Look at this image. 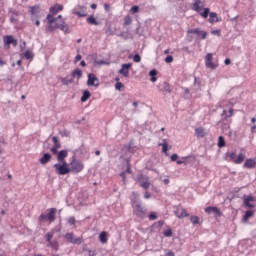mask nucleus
Here are the masks:
<instances>
[{"label":"nucleus","instance_id":"obj_13","mask_svg":"<svg viewBox=\"0 0 256 256\" xmlns=\"http://www.w3.org/2000/svg\"><path fill=\"white\" fill-rule=\"evenodd\" d=\"M52 141L54 146L50 149V151L53 153V155H57L59 149H61V142H59V139L56 136L52 137Z\"/></svg>","mask_w":256,"mask_h":256},{"label":"nucleus","instance_id":"obj_12","mask_svg":"<svg viewBox=\"0 0 256 256\" xmlns=\"http://www.w3.org/2000/svg\"><path fill=\"white\" fill-rule=\"evenodd\" d=\"M87 85L89 87H99V78L93 73L88 74Z\"/></svg>","mask_w":256,"mask_h":256},{"label":"nucleus","instance_id":"obj_28","mask_svg":"<svg viewBox=\"0 0 256 256\" xmlns=\"http://www.w3.org/2000/svg\"><path fill=\"white\" fill-rule=\"evenodd\" d=\"M245 161V154H239L238 156H236V160H234V163L236 165H241V163Z\"/></svg>","mask_w":256,"mask_h":256},{"label":"nucleus","instance_id":"obj_64","mask_svg":"<svg viewBox=\"0 0 256 256\" xmlns=\"http://www.w3.org/2000/svg\"><path fill=\"white\" fill-rule=\"evenodd\" d=\"M228 117H233V108H230V109H229V115H228Z\"/></svg>","mask_w":256,"mask_h":256},{"label":"nucleus","instance_id":"obj_9","mask_svg":"<svg viewBox=\"0 0 256 256\" xmlns=\"http://www.w3.org/2000/svg\"><path fill=\"white\" fill-rule=\"evenodd\" d=\"M65 239L69 243H73V245H81L83 243V238L82 237L75 238L73 233H66Z\"/></svg>","mask_w":256,"mask_h":256},{"label":"nucleus","instance_id":"obj_11","mask_svg":"<svg viewBox=\"0 0 256 256\" xmlns=\"http://www.w3.org/2000/svg\"><path fill=\"white\" fill-rule=\"evenodd\" d=\"M205 65L208 69H217L218 64L213 62V54L208 53L205 57Z\"/></svg>","mask_w":256,"mask_h":256},{"label":"nucleus","instance_id":"obj_37","mask_svg":"<svg viewBox=\"0 0 256 256\" xmlns=\"http://www.w3.org/2000/svg\"><path fill=\"white\" fill-rule=\"evenodd\" d=\"M54 233H55V231L52 230L51 232H48L46 234V241H47V243H51L52 242Z\"/></svg>","mask_w":256,"mask_h":256},{"label":"nucleus","instance_id":"obj_30","mask_svg":"<svg viewBox=\"0 0 256 256\" xmlns=\"http://www.w3.org/2000/svg\"><path fill=\"white\" fill-rule=\"evenodd\" d=\"M87 23L89 25H99V22L97 21V19H95V16H90L87 18Z\"/></svg>","mask_w":256,"mask_h":256},{"label":"nucleus","instance_id":"obj_25","mask_svg":"<svg viewBox=\"0 0 256 256\" xmlns=\"http://www.w3.org/2000/svg\"><path fill=\"white\" fill-rule=\"evenodd\" d=\"M201 0H195L192 4V10L196 11L197 13H201Z\"/></svg>","mask_w":256,"mask_h":256},{"label":"nucleus","instance_id":"obj_47","mask_svg":"<svg viewBox=\"0 0 256 256\" xmlns=\"http://www.w3.org/2000/svg\"><path fill=\"white\" fill-rule=\"evenodd\" d=\"M30 9L31 15H35V12L39 11V6H32Z\"/></svg>","mask_w":256,"mask_h":256},{"label":"nucleus","instance_id":"obj_61","mask_svg":"<svg viewBox=\"0 0 256 256\" xmlns=\"http://www.w3.org/2000/svg\"><path fill=\"white\" fill-rule=\"evenodd\" d=\"M32 21H34L36 27H39V25H41V21L35 20V18H32Z\"/></svg>","mask_w":256,"mask_h":256},{"label":"nucleus","instance_id":"obj_20","mask_svg":"<svg viewBox=\"0 0 256 256\" xmlns=\"http://www.w3.org/2000/svg\"><path fill=\"white\" fill-rule=\"evenodd\" d=\"M244 167L246 169H255L256 167V160L255 159H246L245 163H244Z\"/></svg>","mask_w":256,"mask_h":256},{"label":"nucleus","instance_id":"obj_6","mask_svg":"<svg viewBox=\"0 0 256 256\" xmlns=\"http://www.w3.org/2000/svg\"><path fill=\"white\" fill-rule=\"evenodd\" d=\"M54 167L58 175H67L68 173H71L69 164H67V162H62V164H54Z\"/></svg>","mask_w":256,"mask_h":256},{"label":"nucleus","instance_id":"obj_53","mask_svg":"<svg viewBox=\"0 0 256 256\" xmlns=\"http://www.w3.org/2000/svg\"><path fill=\"white\" fill-rule=\"evenodd\" d=\"M124 172L131 174V164H130L129 161L127 162V169H126V171H124Z\"/></svg>","mask_w":256,"mask_h":256},{"label":"nucleus","instance_id":"obj_42","mask_svg":"<svg viewBox=\"0 0 256 256\" xmlns=\"http://www.w3.org/2000/svg\"><path fill=\"white\" fill-rule=\"evenodd\" d=\"M148 219H149L150 221H155V220L157 219V213L151 212V213L149 214V216H148Z\"/></svg>","mask_w":256,"mask_h":256},{"label":"nucleus","instance_id":"obj_50","mask_svg":"<svg viewBox=\"0 0 256 256\" xmlns=\"http://www.w3.org/2000/svg\"><path fill=\"white\" fill-rule=\"evenodd\" d=\"M161 256H175V252H173L171 250H166L165 255H161Z\"/></svg>","mask_w":256,"mask_h":256},{"label":"nucleus","instance_id":"obj_2","mask_svg":"<svg viewBox=\"0 0 256 256\" xmlns=\"http://www.w3.org/2000/svg\"><path fill=\"white\" fill-rule=\"evenodd\" d=\"M200 17H203V19H208V22L213 25V23H219L221 21V18L217 16V13L210 12L209 8H204L203 12H200Z\"/></svg>","mask_w":256,"mask_h":256},{"label":"nucleus","instance_id":"obj_14","mask_svg":"<svg viewBox=\"0 0 256 256\" xmlns=\"http://www.w3.org/2000/svg\"><path fill=\"white\" fill-rule=\"evenodd\" d=\"M205 213H208V215H211V213H214L216 217H221V215H223L221 210L215 206H209L205 208Z\"/></svg>","mask_w":256,"mask_h":256},{"label":"nucleus","instance_id":"obj_48","mask_svg":"<svg viewBox=\"0 0 256 256\" xmlns=\"http://www.w3.org/2000/svg\"><path fill=\"white\" fill-rule=\"evenodd\" d=\"M212 35H217V37H221V30L216 29L211 31Z\"/></svg>","mask_w":256,"mask_h":256},{"label":"nucleus","instance_id":"obj_60","mask_svg":"<svg viewBox=\"0 0 256 256\" xmlns=\"http://www.w3.org/2000/svg\"><path fill=\"white\" fill-rule=\"evenodd\" d=\"M144 198H145V199H151V193L145 192V193H144Z\"/></svg>","mask_w":256,"mask_h":256},{"label":"nucleus","instance_id":"obj_62","mask_svg":"<svg viewBox=\"0 0 256 256\" xmlns=\"http://www.w3.org/2000/svg\"><path fill=\"white\" fill-rule=\"evenodd\" d=\"M126 175H127V172H122V173H120V177H122V179L125 181V177H126Z\"/></svg>","mask_w":256,"mask_h":256},{"label":"nucleus","instance_id":"obj_34","mask_svg":"<svg viewBox=\"0 0 256 256\" xmlns=\"http://www.w3.org/2000/svg\"><path fill=\"white\" fill-rule=\"evenodd\" d=\"M160 147H162L163 153H167L169 151V144L167 143L166 140H164V143L159 144Z\"/></svg>","mask_w":256,"mask_h":256},{"label":"nucleus","instance_id":"obj_29","mask_svg":"<svg viewBox=\"0 0 256 256\" xmlns=\"http://www.w3.org/2000/svg\"><path fill=\"white\" fill-rule=\"evenodd\" d=\"M48 247H51L54 251H59V243L57 241L48 242Z\"/></svg>","mask_w":256,"mask_h":256},{"label":"nucleus","instance_id":"obj_35","mask_svg":"<svg viewBox=\"0 0 256 256\" xmlns=\"http://www.w3.org/2000/svg\"><path fill=\"white\" fill-rule=\"evenodd\" d=\"M150 186H151V183L149 182V178H145V181L141 182V187L143 189H149Z\"/></svg>","mask_w":256,"mask_h":256},{"label":"nucleus","instance_id":"obj_38","mask_svg":"<svg viewBox=\"0 0 256 256\" xmlns=\"http://www.w3.org/2000/svg\"><path fill=\"white\" fill-rule=\"evenodd\" d=\"M190 221L193 225H199L200 223L198 216H191Z\"/></svg>","mask_w":256,"mask_h":256},{"label":"nucleus","instance_id":"obj_5","mask_svg":"<svg viewBox=\"0 0 256 256\" xmlns=\"http://www.w3.org/2000/svg\"><path fill=\"white\" fill-rule=\"evenodd\" d=\"M55 215H57V209L56 208H50L48 209L47 214H41L39 216V221H49V223H53L55 221Z\"/></svg>","mask_w":256,"mask_h":256},{"label":"nucleus","instance_id":"obj_40","mask_svg":"<svg viewBox=\"0 0 256 256\" xmlns=\"http://www.w3.org/2000/svg\"><path fill=\"white\" fill-rule=\"evenodd\" d=\"M228 157H229L230 161H233V163H235V160H237V154L235 152H230L228 154Z\"/></svg>","mask_w":256,"mask_h":256},{"label":"nucleus","instance_id":"obj_26","mask_svg":"<svg viewBox=\"0 0 256 256\" xmlns=\"http://www.w3.org/2000/svg\"><path fill=\"white\" fill-rule=\"evenodd\" d=\"M90 98H91V92H89L88 90H85V91L83 92L82 97H81V101H82V103H85V102H87Z\"/></svg>","mask_w":256,"mask_h":256},{"label":"nucleus","instance_id":"obj_52","mask_svg":"<svg viewBox=\"0 0 256 256\" xmlns=\"http://www.w3.org/2000/svg\"><path fill=\"white\" fill-rule=\"evenodd\" d=\"M185 161H187V157H182V160H177V165H183V163H185Z\"/></svg>","mask_w":256,"mask_h":256},{"label":"nucleus","instance_id":"obj_39","mask_svg":"<svg viewBox=\"0 0 256 256\" xmlns=\"http://www.w3.org/2000/svg\"><path fill=\"white\" fill-rule=\"evenodd\" d=\"M228 157H229L230 161H233V163H235V160H237V154L235 152H230L228 154Z\"/></svg>","mask_w":256,"mask_h":256},{"label":"nucleus","instance_id":"obj_49","mask_svg":"<svg viewBox=\"0 0 256 256\" xmlns=\"http://www.w3.org/2000/svg\"><path fill=\"white\" fill-rule=\"evenodd\" d=\"M115 89H117V91H121V89H123V83L117 82L115 84Z\"/></svg>","mask_w":256,"mask_h":256},{"label":"nucleus","instance_id":"obj_27","mask_svg":"<svg viewBox=\"0 0 256 256\" xmlns=\"http://www.w3.org/2000/svg\"><path fill=\"white\" fill-rule=\"evenodd\" d=\"M72 77L73 79H75V77H77V79H81V77H83V71H81V69H74Z\"/></svg>","mask_w":256,"mask_h":256},{"label":"nucleus","instance_id":"obj_57","mask_svg":"<svg viewBox=\"0 0 256 256\" xmlns=\"http://www.w3.org/2000/svg\"><path fill=\"white\" fill-rule=\"evenodd\" d=\"M81 59H82L81 54L76 55V57H75V63H78V61H81Z\"/></svg>","mask_w":256,"mask_h":256},{"label":"nucleus","instance_id":"obj_43","mask_svg":"<svg viewBox=\"0 0 256 256\" xmlns=\"http://www.w3.org/2000/svg\"><path fill=\"white\" fill-rule=\"evenodd\" d=\"M172 236H173V231L171 229L164 231V237H172Z\"/></svg>","mask_w":256,"mask_h":256},{"label":"nucleus","instance_id":"obj_21","mask_svg":"<svg viewBox=\"0 0 256 256\" xmlns=\"http://www.w3.org/2000/svg\"><path fill=\"white\" fill-rule=\"evenodd\" d=\"M160 91H162V93H171V91H173V88L171 87V85H169V83L164 82L161 85Z\"/></svg>","mask_w":256,"mask_h":256},{"label":"nucleus","instance_id":"obj_58","mask_svg":"<svg viewBox=\"0 0 256 256\" xmlns=\"http://www.w3.org/2000/svg\"><path fill=\"white\" fill-rule=\"evenodd\" d=\"M5 65H7V61H5L2 58H0V67H3Z\"/></svg>","mask_w":256,"mask_h":256},{"label":"nucleus","instance_id":"obj_16","mask_svg":"<svg viewBox=\"0 0 256 256\" xmlns=\"http://www.w3.org/2000/svg\"><path fill=\"white\" fill-rule=\"evenodd\" d=\"M188 33H190L191 35H200L201 39H207V32L201 31L198 28L191 29L188 31Z\"/></svg>","mask_w":256,"mask_h":256},{"label":"nucleus","instance_id":"obj_15","mask_svg":"<svg viewBox=\"0 0 256 256\" xmlns=\"http://www.w3.org/2000/svg\"><path fill=\"white\" fill-rule=\"evenodd\" d=\"M132 64H122L121 69L119 70L120 75H123V77H129V69H131Z\"/></svg>","mask_w":256,"mask_h":256},{"label":"nucleus","instance_id":"obj_41","mask_svg":"<svg viewBox=\"0 0 256 256\" xmlns=\"http://www.w3.org/2000/svg\"><path fill=\"white\" fill-rule=\"evenodd\" d=\"M24 57H25V59H33V53L31 51L27 50L24 53Z\"/></svg>","mask_w":256,"mask_h":256},{"label":"nucleus","instance_id":"obj_1","mask_svg":"<svg viewBox=\"0 0 256 256\" xmlns=\"http://www.w3.org/2000/svg\"><path fill=\"white\" fill-rule=\"evenodd\" d=\"M56 29H60V31H64V33L69 31V26L65 23V19H63L62 15H58L57 18H54V23H48V26L46 27L47 33L56 31Z\"/></svg>","mask_w":256,"mask_h":256},{"label":"nucleus","instance_id":"obj_22","mask_svg":"<svg viewBox=\"0 0 256 256\" xmlns=\"http://www.w3.org/2000/svg\"><path fill=\"white\" fill-rule=\"evenodd\" d=\"M195 135L198 138H203V137H205V135H207V132H205V128L198 127L195 129Z\"/></svg>","mask_w":256,"mask_h":256},{"label":"nucleus","instance_id":"obj_10","mask_svg":"<svg viewBox=\"0 0 256 256\" xmlns=\"http://www.w3.org/2000/svg\"><path fill=\"white\" fill-rule=\"evenodd\" d=\"M73 15H77V17H87V7L86 6H76L72 10Z\"/></svg>","mask_w":256,"mask_h":256},{"label":"nucleus","instance_id":"obj_32","mask_svg":"<svg viewBox=\"0 0 256 256\" xmlns=\"http://www.w3.org/2000/svg\"><path fill=\"white\" fill-rule=\"evenodd\" d=\"M253 215H255L253 210L246 211L244 215V221H248L250 217H253Z\"/></svg>","mask_w":256,"mask_h":256},{"label":"nucleus","instance_id":"obj_56","mask_svg":"<svg viewBox=\"0 0 256 256\" xmlns=\"http://www.w3.org/2000/svg\"><path fill=\"white\" fill-rule=\"evenodd\" d=\"M170 159H171V161H177V159H179V155L172 154Z\"/></svg>","mask_w":256,"mask_h":256},{"label":"nucleus","instance_id":"obj_55","mask_svg":"<svg viewBox=\"0 0 256 256\" xmlns=\"http://www.w3.org/2000/svg\"><path fill=\"white\" fill-rule=\"evenodd\" d=\"M132 13H139V6H133L131 8Z\"/></svg>","mask_w":256,"mask_h":256},{"label":"nucleus","instance_id":"obj_54","mask_svg":"<svg viewBox=\"0 0 256 256\" xmlns=\"http://www.w3.org/2000/svg\"><path fill=\"white\" fill-rule=\"evenodd\" d=\"M104 9L107 13H109V11H111V6L108 3L104 4Z\"/></svg>","mask_w":256,"mask_h":256},{"label":"nucleus","instance_id":"obj_63","mask_svg":"<svg viewBox=\"0 0 256 256\" xmlns=\"http://www.w3.org/2000/svg\"><path fill=\"white\" fill-rule=\"evenodd\" d=\"M225 65H231V59L227 58L225 61H224Z\"/></svg>","mask_w":256,"mask_h":256},{"label":"nucleus","instance_id":"obj_51","mask_svg":"<svg viewBox=\"0 0 256 256\" xmlns=\"http://www.w3.org/2000/svg\"><path fill=\"white\" fill-rule=\"evenodd\" d=\"M165 62H166V63H173V56L168 55V56L165 58Z\"/></svg>","mask_w":256,"mask_h":256},{"label":"nucleus","instance_id":"obj_33","mask_svg":"<svg viewBox=\"0 0 256 256\" xmlns=\"http://www.w3.org/2000/svg\"><path fill=\"white\" fill-rule=\"evenodd\" d=\"M149 75L151 77L150 81H152V83H155V81H157V77H155L157 75V70H151L149 72Z\"/></svg>","mask_w":256,"mask_h":256},{"label":"nucleus","instance_id":"obj_23","mask_svg":"<svg viewBox=\"0 0 256 256\" xmlns=\"http://www.w3.org/2000/svg\"><path fill=\"white\" fill-rule=\"evenodd\" d=\"M99 239H100V242L103 245H105V243H107V241H109V233H107L106 231L101 232L99 235Z\"/></svg>","mask_w":256,"mask_h":256},{"label":"nucleus","instance_id":"obj_8","mask_svg":"<svg viewBox=\"0 0 256 256\" xmlns=\"http://www.w3.org/2000/svg\"><path fill=\"white\" fill-rule=\"evenodd\" d=\"M3 42H4V47L6 49H11V45H13V47H17V39H15L11 35L4 36L3 37Z\"/></svg>","mask_w":256,"mask_h":256},{"label":"nucleus","instance_id":"obj_19","mask_svg":"<svg viewBox=\"0 0 256 256\" xmlns=\"http://www.w3.org/2000/svg\"><path fill=\"white\" fill-rule=\"evenodd\" d=\"M254 201H255V197H252V196L244 197V205L246 207H249V209H254L255 208V205L251 204V202H254Z\"/></svg>","mask_w":256,"mask_h":256},{"label":"nucleus","instance_id":"obj_45","mask_svg":"<svg viewBox=\"0 0 256 256\" xmlns=\"http://www.w3.org/2000/svg\"><path fill=\"white\" fill-rule=\"evenodd\" d=\"M61 82H62L64 85H70L71 83H73V79L67 80V78H62V79H61Z\"/></svg>","mask_w":256,"mask_h":256},{"label":"nucleus","instance_id":"obj_18","mask_svg":"<svg viewBox=\"0 0 256 256\" xmlns=\"http://www.w3.org/2000/svg\"><path fill=\"white\" fill-rule=\"evenodd\" d=\"M57 154H58L57 161H59V163H66L65 158L68 157L69 152H67V150H61Z\"/></svg>","mask_w":256,"mask_h":256},{"label":"nucleus","instance_id":"obj_36","mask_svg":"<svg viewBox=\"0 0 256 256\" xmlns=\"http://www.w3.org/2000/svg\"><path fill=\"white\" fill-rule=\"evenodd\" d=\"M218 147L220 149L225 147V138L223 136H219L218 138Z\"/></svg>","mask_w":256,"mask_h":256},{"label":"nucleus","instance_id":"obj_17","mask_svg":"<svg viewBox=\"0 0 256 256\" xmlns=\"http://www.w3.org/2000/svg\"><path fill=\"white\" fill-rule=\"evenodd\" d=\"M175 215L176 217H178V219H183L185 217H189V213H187V210H185V208H179L175 211Z\"/></svg>","mask_w":256,"mask_h":256},{"label":"nucleus","instance_id":"obj_44","mask_svg":"<svg viewBox=\"0 0 256 256\" xmlns=\"http://www.w3.org/2000/svg\"><path fill=\"white\" fill-rule=\"evenodd\" d=\"M134 63H141V56L139 54H135L133 57Z\"/></svg>","mask_w":256,"mask_h":256},{"label":"nucleus","instance_id":"obj_31","mask_svg":"<svg viewBox=\"0 0 256 256\" xmlns=\"http://www.w3.org/2000/svg\"><path fill=\"white\" fill-rule=\"evenodd\" d=\"M133 23V18H131L129 15L124 17V23L123 26L127 27V25H131Z\"/></svg>","mask_w":256,"mask_h":256},{"label":"nucleus","instance_id":"obj_46","mask_svg":"<svg viewBox=\"0 0 256 256\" xmlns=\"http://www.w3.org/2000/svg\"><path fill=\"white\" fill-rule=\"evenodd\" d=\"M77 221L75 220V216H71L68 218L69 225H75Z\"/></svg>","mask_w":256,"mask_h":256},{"label":"nucleus","instance_id":"obj_4","mask_svg":"<svg viewBox=\"0 0 256 256\" xmlns=\"http://www.w3.org/2000/svg\"><path fill=\"white\" fill-rule=\"evenodd\" d=\"M70 173H75L76 175L78 173H81L83 169H85V165L81 160L73 159L69 164Z\"/></svg>","mask_w":256,"mask_h":256},{"label":"nucleus","instance_id":"obj_59","mask_svg":"<svg viewBox=\"0 0 256 256\" xmlns=\"http://www.w3.org/2000/svg\"><path fill=\"white\" fill-rule=\"evenodd\" d=\"M142 179H145V177L143 176V174H140L137 176L136 181L141 182Z\"/></svg>","mask_w":256,"mask_h":256},{"label":"nucleus","instance_id":"obj_7","mask_svg":"<svg viewBox=\"0 0 256 256\" xmlns=\"http://www.w3.org/2000/svg\"><path fill=\"white\" fill-rule=\"evenodd\" d=\"M133 215L137 216L139 219H145L147 215V210L141 206V204H136L133 206Z\"/></svg>","mask_w":256,"mask_h":256},{"label":"nucleus","instance_id":"obj_24","mask_svg":"<svg viewBox=\"0 0 256 256\" xmlns=\"http://www.w3.org/2000/svg\"><path fill=\"white\" fill-rule=\"evenodd\" d=\"M41 165H47L51 161V154L45 153L43 157L40 158Z\"/></svg>","mask_w":256,"mask_h":256},{"label":"nucleus","instance_id":"obj_3","mask_svg":"<svg viewBox=\"0 0 256 256\" xmlns=\"http://www.w3.org/2000/svg\"><path fill=\"white\" fill-rule=\"evenodd\" d=\"M60 11H63V5L60 4H54L49 9V14L47 15L46 19L48 23H55L54 15H57V13H60Z\"/></svg>","mask_w":256,"mask_h":256}]
</instances>
